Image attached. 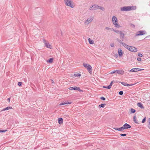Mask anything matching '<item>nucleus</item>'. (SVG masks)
<instances>
[{"label":"nucleus","mask_w":150,"mask_h":150,"mask_svg":"<svg viewBox=\"0 0 150 150\" xmlns=\"http://www.w3.org/2000/svg\"><path fill=\"white\" fill-rule=\"evenodd\" d=\"M114 82L115 81H112L111 82L110 85H109V86H110V88H111V87L112 86L113 82Z\"/></svg>","instance_id":"nucleus-34"},{"label":"nucleus","mask_w":150,"mask_h":150,"mask_svg":"<svg viewBox=\"0 0 150 150\" xmlns=\"http://www.w3.org/2000/svg\"><path fill=\"white\" fill-rule=\"evenodd\" d=\"M118 54L119 57H122L123 56V51L120 48L118 49Z\"/></svg>","instance_id":"nucleus-14"},{"label":"nucleus","mask_w":150,"mask_h":150,"mask_svg":"<svg viewBox=\"0 0 150 150\" xmlns=\"http://www.w3.org/2000/svg\"><path fill=\"white\" fill-rule=\"evenodd\" d=\"M58 123L59 125H62L63 123V119L62 118H59L58 119Z\"/></svg>","instance_id":"nucleus-19"},{"label":"nucleus","mask_w":150,"mask_h":150,"mask_svg":"<svg viewBox=\"0 0 150 150\" xmlns=\"http://www.w3.org/2000/svg\"><path fill=\"white\" fill-rule=\"evenodd\" d=\"M12 109V108L11 106H8L6 108H5L2 110L1 111H4L5 110H8L9 109Z\"/></svg>","instance_id":"nucleus-20"},{"label":"nucleus","mask_w":150,"mask_h":150,"mask_svg":"<svg viewBox=\"0 0 150 150\" xmlns=\"http://www.w3.org/2000/svg\"><path fill=\"white\" fill-rule=\"evenodd\" d=\"M103 88L108 89H110V86H103Z\"/></svg>","instance_id":"nucleus-38"},{"label":"nucleus","mask_w":150,"mask_h":150,"mask_svg":"<svg viewBox=\"0 0 150 150\" xmlns=\"http://www.w3.org/2000/svg\"><path fill=\"white\" fill-rule=\"evenodd\" d=\"M69 89L71 90H76L78 91H82V90H81L79 87L77 86H73L70 87L69 88Z\"/></svg>","instance_id":"nucleus-9"},{"label":"nucleus","mask_w":150,"mask_h":150,"mask_svg":"<svg viewBox=\"0 0 150 150\" xmlns=\"http://www.w3.org/2000/svg\"><path fill=\"white\" fill-rule=\"evenodd\" d=\"M65 4L67 6H69L71 8H73V2H71V0H64Z\"/></svg>","instance_id":"nucleus-4"},{"label":"nucleus","mask_w":150,"mask_h":150,"mask_svg":"<svg viewBox=\"0 0 150 150\" xmlns=\"http://www.w3.org/2000/svg\"><path fill=\"white\" fill-rule=\"evenodd\" d=\"M120 83H121L123 85L127 86H131L133 85L134 84H128L127 83V82H120Z\"/></svg>","instance_id":"nucleus-16"},{"label":"nucleus","mask_w":150,"mask_h":150,"mask_svg":"<svg viewBox=\"0 0 150 150\" xmlns=\"http://www.w3.org/2000/svg\"><path fill=\"white\" fill-rule=\"evenodd\" d=\"M130 111L131 113H134L136 111L135 109L132 108L130 109Z\"/></svg>","instance_id":"nucleus-27"},{"label":"nucleus","mask_w":150,"mask_h":150,"mask_svg":"<svg viewBox=\"0 0 150 150\" xmlns=\"http://www.w3.org/2000/svg\"><path fill=\"white\" fill-rule=\"evenodd\" d=\"M133 120L134 122L138 124V121L137 120L136 117V115H134L133 117Z\"/></svg>","instance_id":"nucleus-24"},{"label":"nucleus","mask_w":150,"mask_h":150,"mask_svg":"<svg viewBox=\"0 0 150 150\" xmlns=\"http://www.w3.org/2000/svg\"><path fill=\"white\" fill-rule=\"evenodd\" d=\"M149 124L148 125V128L150 129V118L148 119Z\"/></svg>","instance_id":"nucleus-35"},{"label":"nucleus","mask_w":150,"mask_h":150,"mask_svg":"<svg viewBox=\"0 0 150 150\" xmlns=\"http://www.w3.org/2000/svg\"><path fill=\"white\" fill-rule=\"evenodd\" d=\"M123 92L122 91H120L119 92V94L120 95H122L123 94Z\"/></svg>","instance_id":"nucleus-37"},{"label":"nucleus","mask_w":150,"mask_h":150,"mask_svg":"<svg viewBox=\"0 0 150 150\" xmlns=\"http://www.w3.org/2000/svg\"><path fill=\"white\" fill-rule=\"evenodd\" d=\"M116 40L120 43L121 44L122 46L125 47L126 49H127L129 45L126 44V43L122 42L123 41H122L120 40L118 38L116 39Z\"/></svg>","instance_id":"nucleus-8"},{"label":"nucleus","mask_w":150,"mask_h":150,"mask_svg":"<svg viewBox=\"0 0 150 150\" xmlns=\"http://www.w3.org/2000/svg\"><path fill=\"white\" fill-rule=\"evenodd\" d=\"M7 100L9 102H10V98H8L7 99Z\"/></svg>","instance_id":"nucleus-45"},{"label":"nucleus","mask_w":150,"mask_h":150,"mask_svg":"<svg viewBox=\"0 0 150 150\" xmlns=\"http://www.w3.org/2000/svg\"><path fill=\"white\" fill-rule=\"evenodd\" d=\"M137 60L138 61H140L141 60V59L140 57H138L137 58Z\"/></svg>","instance_id":"nucleus-44"},{"label":"nucleus","mask_w":150,"mask_h":150,"mask_svg":"<svg viewBox=\"0 0 150 150\" xmlns=\"http://www.w3.org/2000/svg\"><path fill=\"white\" fill-rule=\"evenodd\" d=\"M105 29L108 30H111V31H113L114 30V28H109L108 27H106Z\"/></svg>","instance_id":"nucleus-32"},{"label":"nucleus","mask_w":150,"mask_h":150,"mask_svg":"<svg viewBox=\"0 0 150 150\" xmlns=\"http://www.w3.org/2000/svg\"><path fill=\"white\" fill-rule=\"evenodd\" d=\"M72 103V102H69L68 101H66L65 102H63L60 103L59 104L60 105H62L65 104H70Z\"/></svg>","instance_id":"nucleus-17"},{"label":"nucleus","mask_w":150,"mask_h":150,"mask_svg":"<svg viewBox=\"0 0 150 150\" xmlns=\"http://www.w3.org/2000/svg\"><path fill=\"white\" fill-rule=\"evenodd\" d=\"M43 42L45 44V46L51 49V48L50 47L51 46V45L49 44V43L48 42H47L46 40H43Z\"/></svg>","instance_id":"nucleus-15"},{"label":"nucleus","mask_w":150,"mask_h":150,"mask_svg":"<svg viewBox=\"0 0 150 150\" xmlns=\"http://www.w3.org/2000/svg\"><path fill=\"white\" fill-rule=\"evenodd\" d=\"M117 73L118 74L123 75L124 73V71L122 69L120 70H114L110 73V74H113Z\"/></svg>","instance_id":"nucleus-5"},{"label":"nucleus","mask_w":150,"mask_h":150,"mask_svg":"<svg viewBox=\"0 0 150 150\" xmlns=\"http://www.w3.org/2000/svg\"><path fill=\"white\" fill-rule=\"evenodd\" d=\"M98 9H100L103 11H104L105 10V8L103 7L100 6H99L98 7Z\"/></svg>","instance_id":"nucleus-28"},{"label":"nucleus","mask_w":150,"mask_h":150,"mask_svg":"<svg viewBox=\"0 0 150 150\" xmlns=\"http://www.w3.org/2000/svg\"><path fill=\"white\" fill-rule=\"evenodd\" d=\"M74 76H77V77H80L81 76V74L80 73H78L76 74H74Z\"/></svg>","instance_id":"nucleus-29"},{"label":"nucleus","mask_w":150,"mask_h":150,"mask_svg":"<svg viewBox=\"0 0 150 150\" xmlns=\"http://www.w3.org/2000/svg\"><path fill=\"white\" fill-rule=\"evenodd\" d=\"M120 39H121V40L122 41H123L124 37V36H125V34H124V33H123L121 31H120Z\"/></svg>","instance_id":"nucleus-13"},{"label":"nucleus","mask_w":150,"mask_h":150,"mask_svg":"<svg viewBox=\"0 0 150 150\" xmlns=\"http://www.w3.org/2000/svg\"><path fill=\"white\" fill-rule=\"evenodd\" d=\"M146 120V117H145L142 120V123H144L145 122Z\"/></svg>","instance_id":"nucleus-30"},{"label":"nucleus","mask_w":150,"mask_h":150,"mask_svg":"<svg viewBox=\"0 0 150 150\" xmlns=\"http://www.w3.org/2000/svg\"><path fill=\"white\" fill-rule=\"evenodd\" d=\"M138 56L140 57H142V56H143V55L141 53H139L138 54Z\"/></svg>","instance_id":"nucleus-39"},{"label":"nucleus","mask_w":150,"mask_h":150,"mask_svg":"<svg viewBox=\"0 0 150 150\" xmlns=\"http://www.w3.org/2000/svg\"><path fill=\"white\" fill-rule=\"evenodd\" d=\"M130 25L132 26L133 28H134L135 27V25L132 23H130Z\"/></svg>","instance_id":"nucleus-43"},{"label":"nucleus","mask_w":150,"mask_h":150,"mask_svg":"<svg viewBox=\"0 0 150 150\" xmlns=\"http://www.w3.org/2000/svg\"><path fill=\"white\" fill-rule=\"evenodd\" d=\"M106 105V104L105 103H102L98 105V108H104Z\"/></svg>","instance_id":"nucleus-25"},{"label":"nucleus","mask_w":150,"mask_h":150,"mask_svg":"<svg viewBox=\"0 0 150 150\" xmlns=\"http://www.w3.org/2000/svg\"><path fill=\"white\" fill-rule=\"evenodd\" d=\"M93 19L92 18H88L85 21V23H86V22H88V23L87 24H88L90 23L93 20Z\"/></svg>","instance_id":"nucleus-23"},{"label":"nucleus","mask_w":150,"mask_h":150,"mask_svg":"<svg viewBox=\"0 0 150 150\" xmlns=\"http://www.w3.org/2000/svg\"><path fill=\"white\" fill-rule=\"evenodd\" d=\"M130 52H135L137 51V49L133 46H129L128 47L127 49Z\"/></svg>","instance_id":"nucleus-6"},{"label":"nucleus","mask_w":150,"mask_h":150,"mask_svg":"<svg viewBox=\"0 0 150 150\" xmlns=\"http://www.w3.org/2000/svg\"><path fill=\"white\" fill-rule=\"evenodd\" d=\"M146 33V32L145 30H139L136 33L135 36L143 35Z\"/></svg>","instance_id":"nucleus-7"},{"label":"nucleus","mask_w":150,"mask_h":150,"mask_svg":"<svg viewBox=\"0 0 150 150\" xmlns=\"http://www.w3.org/2000/svg\"><path fill=\"white\" fill-rule=\"evenodd\" d=\"M83 65L87 69L89 73L91 74L92 71V67L91 66L85 63H83Z\"/></svg>","instance_id":"nucleus-3"},{"label":"nucleus","mask_w":150,"mask_h":150,"mask_svg":"<svg viewBox=\"0 0 150 150\" xmlns=\"http://www.w3.org/2000/svg\"><path fill=\"white\" fill-rule=\"evenodd\" d=\"M113 31H114V32H115L117 33H120V31H119L118 30H116V29H114V30H113Z\"/></svg>","instance_id":"nucleus-31"},{"label":"nucleus","mask_w":150,"mask_h":150,"mask_svg":"<svg viewBox=\"0 0 150 150\" xmlns=\"http://www.w3.org/2000/svg\"><path fill=\"white\" fill-rule=\"evenodd\" d=\"M122 127L123 130L127 129L131 127V126L130 125L127 123L125 124Z\"/></svg>","instance_id":"nucleus-11"},{"label":"nucleus","mask_w":150,"mask_h":150,"mask_svg":"<svg viewBox=\"0 0 150 150\" xmlns=\"http://www.w3.org/2000/svg\"><path fill=\"white\" fill-rule=\"evenodd\" d=\"M136 9V6H123L120 8V10L123 11H127L135 10Z\"/></svg>","instance_id":"nucleus-1"},{"label":"nucleus","mask_w":150,"mask_h":150,"mask_svg":"<svg viewBox=\"0 0 150 150\" xmlns=\"http://www.w3.org/2000/svg\"><path fill=\"white\" fill-rule=\"evenodd\" d=\"M112 21L113 24L116 28H120L121 27L118 24V20L117 18L115 16H113L112 18Z\"/></svg>","instance_id":"nucleus-2"},{"label":"nucleus","mask_w":150,"mask_h":150,"mask_svg":"<svg viewBox=\"0 0 150 150\" xmlns=\"http://www.w3.org/2000/svg\"><path fill=\"white\" fill-rule=\"evenodd\" d=\"M22 84V82H19L18 83V85L19 86H21Z\"/></svg>","instance_id":"nucleus-33"},{"label":"nucleus","mask_w":150,"mask_h":150,"mask_svg":"<svg viewBox=\"0 0 150 150\" xmlns=\"http://www.w3.org/2000/svg\"><path fill=\"white\" fill-rule=\"evenodd\" d=\"M110 45L111 47H113L115 45L114 43H111L110 44Z\"/></svg>","instance_id":"nucleus-42"},{"label":"nucleus","mask_w":150,"mask_h":150,"mask_svg":"<svg viewBox=\"0 0 150 150\" xmlns=\"http://www.w3.org/2000/svg\"><path fill=\"white\" fill-rule=\"evenodd\" d=\"M98 7L99 6L98 5L94 4L90 7L89 9L91 10H93L98 9Z\"/></svg>","instance_id":"nucleus-10"},{"label":"nucleus","mask_w":150,"mask_h":150,"mask_svg":"<svg viewBox=\"0 0 150 150\" xmlns=\"http://www.w3.org/2000/svg\"><path fill=\"white\" fill-rule=\"evenodd\" d=\"M120 135L121 136L125 137V136H126L127 135V134H120Z\"/></svg>","instance_id":"nucleus-41"},{"label":"nucleus","mask_w":150,"mask_h":150,"mask_svg":"<svg viewBox=\"0 0 150 150\" xmlns=\"http://www.w3.org/2000/svg\"><path fill=\"white\" fill-rule=\"evenodd\" d=\"M113 129L115 130H118L120 131H122L123 130V128L122 127L119 128L117 127H114L113 128Z\"/></svg>","instance_id":"nucleus-22"},{"label":"nucleus","mask_w":150,"mask_h":150,"mask_svg":"<svg viewBox=\"0 0 150 150\" xmlns=\"http://www.w3.org/2000/svg\"><path fill=\"white\" fill-rule=\"evenodd\" d=\"M144 70V69L139 68H133L130 70L129 71L131 72H136L143 70Z\"/></svg>","instance_id":"nucleus-12"},{"label":"nucleus","mask_w":150,"mask_h":150,"mask_svg":"<svg viewBox=\"0 0 150 150\" xmlns=\"http://www.w3.org/2000/svg\"><path fill=\"white\" fill-rule=\"evenodd\" d=\"M88 40L89 43L90 44H93L94 43V41L93 40H92L91 38H88Z\"/></svg>","instance_id":"nucleus-26"},{"label":"nucleus","mask_w":150,"mask_h":150,"mask_svg":"<svg viewBox=\"0 0 150 150\" xmlns=\"http://www.w3.org/2000/svg\"><path fill=\"white\" fill-rule=\"evenodd\" d=\"M51 82L52 83H54V81L52 79L51 80Z\"/></svg>","instance_id":"nucleus-46"},{"label":"nucleus","mask_w":150,"mask_h":150,"mask_svg":"<svg viewBox=\"0 0 150 150\" xmlns=\"http://www.w3.org/2000/svg\"><path fill=\"white\" fill-rule=\"evenodd\" d=\"M54 58H51L47 60V63H51L52 62Z\"/></svg>","instance_id":"nucleus-21"},{"label":"nucleus","mask_w":150,"mask_h":150,"mask_svg":"<svg viewBox=\"0 0 150 150\" xmlns=\"http://www.w3.org/2000/svg\"><path fill=\"white\" fill-rule=\"evenodd\" d=\"M100 99L103 100H105V98L103 96L101 97L100 98Z\"/></svg>","instance_id":"nucleus-40"},{"label":"nucleus","mask_w":150,"mask_h":150,"mask_svg":"<svg viewBox=\"0 0 150 150\" xmlns=\"http://www.w3.org/2000/svg\"><path fill=\"white\" fill-rule=\"evenodd\" d=\"M137 105L139 107H140L141 109H144V108L143 104L140 102L138 103L137 104Z\"/></svg>","instance_id":"nucleus-18"},{"label":"nucleus","mask_w":150,"mask_h":150,"mask_svg":"<svg viewBox=\"0 0 150 150\" xmlns=\"http://www.w3.org/2000/svg\"><path fill=\"white\" fill-rule=\"evenodd\" d=\"M7 131V129L0 130V133L5 132H6Z\"/></svg>","instance_id":"nucleus-36"}]
</instances>
